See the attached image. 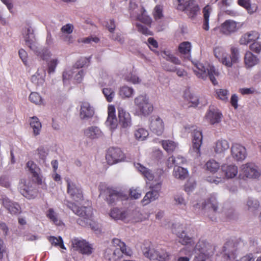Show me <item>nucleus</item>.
I'll list each match as a JSON object with an SVG mask.
<instances>
[{"mask_svg": "<svg viewBox=\"0 0 261 261\" xmlns=\"http://www.w3.org/2000/svg\"><path fill=\"white\" fill-rule=\"evenodd\" d=\"M112 244L111 247L107 248L105 251V256L108 260L117 261L122 257L123 254L127 256H130L132 254V250L120 239H113Z\"/></svg>", "mask_w": 261, "mask_h": 261, "instance_id": "obj_1", "label": "nucleus"}, {"mask_svg": "<svg viewBox=\"0 0 261 261\" xmlns=\"http://www.w3.org/2000/svg\"><path fill=\"white\" fill-rule=\"evenodd\" d=\"M215 56L219 61L227 67H231L233 64L237 63L239 59V51L237 47H230V55L228 57L223 48L216 47L214 49Z\"/></svg>", "mask_w": 261, "mask_h": 261, "instance_id": "obj_2", "label": "nucleus"}, {"mask_svg": "<svg viewBox=\"0 0 261 261\" xmlns=\"http://www.w3.org/2000/svg\"><path fill=\"white\" fill-rule=\"evenodd\" d=\"M67 206L74 213L80 217V218L77 220L79 225L84 227L90 226L92 229L96 230L95 227L92 226V210L91 207L86 206L79 207L71 202H68Z\"/></svg>", "mask_w": 261, "mask_h": 261, "instance_id": "obj_3", "label": "nucleus"}, {"mask_svg": "<svg viewBox=\"0 0 261 261\" xmlns=\"http://www.w3.org/2000/svg\"><path fill=\"white\" fill-rule=\"evenodd\" d=\"M176 9L184 12L191 19L196 18L200 12V8L195 0H173Z\"/></svg>", "mask_w": 261, "mask_h": 261, "instance_id": "obj_4", "label": "nucleus"}, {"mask_svg": "<svg viewBox=\"0 0 261 261\" xmlns=\"http://www.w3.org/2000/svg\"><path fill=\"white\" fill-rule=\"evenodd\" d=\"M244 243L241 239L229 240L223 247V258L225 261H233L237 257V250Z\"/></svg>", "mask_w": 261, "mask_h": 261, "instance_id": "obj_5", "label": "nucleus"}, {"mask_svg": "<svg viewBox=\"0 0 261 261\" xmlns=\"http://www.w3.org/2000/svg\"><path fill=\"white\" fill-rule=\"evenodd\" d=\"M134 104L136 113L138 116L146 117L153 111V106L146 95L141 94L137 96L134 99Z\"/></svg>", "mask_w": 261, "mask_h": 261, "instance_id": "obj_6", "label": "nucleus"}, {"mask_svg": "<svg viewBox=\"0 0 261 261\" xmlns=\"http://www.w3.org/2000/svg\"><path fill=\"white\" fill-rule=\"evenodd\" d=\"M193 71L198 78L205 80L208 76L214 85L218 84L215 76H218L219 72L215 69L214 66H209V68L206 69L202 64L197 63L195 66Z\"/></svg>", "mask_w": 261, "mask_h": 261, "instance_id": "obj_7", "label": "nucleus"}, {"mask_svg": "<svg viewBox=\"0 0 261 261\" xmlns=\"http://www.w3.org/2000/svg\"><path fill=\"white\" fill-rule=\"evenodd\" d=\"M241 27L239 22L231 19L225 20L220 26L212 30L213 35L220 36L221 35L229 36L236 32Z\"/></svg>", "mask_w": 261, "mask_h": 261, "instance_id": "obj_8", "label": "nucleus"}, {"mask_svg": "<svg viewBox=\"0 0 261 261\" xmlns=\"http://www.w3.org/2000/svg\"><path fill=\"white\" fill-rule=\"evenodd\" d=\"M213 246L206 240L200 239L195 245V251H199V254L195 256L193 261H205L208 257Z\"/></svg>", "mask_w": 261, "mask_h": 261, "instance_id": "obj_9", "label": "nucleus"}, {"mask_svg": "<svg viewBox=\"0 0 261 261\" xmlns=\"http://www.w3.org/2000/svg\"><path fill=\"white\" fill-rule=\"evenodd\" d=\"M71 246L73 250L78 251L83 254L90 255L93 251L91 245L82 239H72Z\"/></svg>", "mask_w": 261, "mask_h": 261, "instance_id": "obj_10", "label": "nucleus"}, {"mask_svg": "<svg viewBox=\"0 0 261 261\" xmlns=\"http://www.w3.org/2000/svg\"><path fill=\"white\" fill-rule=\"evenodd\" d=\"M260 175L256 166L252 163H247L241 167L239 176L240 178H256Z\"/></svg>", "mask_w": 261, "mask_h": 261, "instance_id": "obj_11", "label": "nucleus"}, {"mask_svg": "<svg viewBox=\"0 0 261 261\" xmlns=\"http://www.w3.org/2000/svg\"><path fill=\"white\" fill-rule=\"evenodd\" d=\"M124 158V154L119 148H110L106 156V160L110 165H113L121 161Z\"/></svg>", "mask_w": 261, "mask_h": 261, "instance_id": "obj_12", "label": "nucleus"}, {"mask_svg": "<svg viewBox=\"0 0 261 261\" xmlns=\"http://www.w3.org/2000/svg\"><path fill=\"white\" fill-rule=\"evenodd\" d=\"M67 193L70 197L75 201H79L83 199V196L81 187L71 180L67 179Z\"/></svg>", "mask_w": 261, "mask_h": 261, "instance_id": "obj_13", "label": "nucleus"}, {"mask_svg": "<svg viewBox=\"0 0 261 261\" xmlns=\"http://www.w3.org/2000/svg\"><path fill=\"white\" fill-rule=\"evenodd\" d=\"M95 113L94 107L89 102H83L80 106L79 117L82 120H88L91 119Z\"/></svg>", "mask_w": 261, "mask_h": 261, "instance_id": "obj_14", "label": "nucleus"}, {"mask_svg": "<svg viewBox=\"0 0 261 261\" xmlns=\"http://www.w3.org/2000/svg\"><path fill=\"white\" fill-rule=\"evenodd\" d=\"M88 59L86 58H81L75 64L71 67L65 70L63 73V81L64 83L70 79L74 72H76L75 70H80V68L83 67L88 62Z\"/></svg>", "mask_w": 261, "mask_h": 261, "instance_id": "obj_15", "label": "nucleus"}, {"mask_svg": "<svg viewBox=\"0 0 261 261\" xmlns=\"http://www.w3.org/2000/svg\"><path fill=\"white\" fill-rule=\"evenodd\" d=\"M203 208L209 209L210 211H212L214 214L212 217H210V219L213 221L216 220V217H215V215L218 210V203L214 194L211 195L210 197L207 198L203 203Z\"/></svg>", "mask_w": 261, "mask_h": 261, "instance_id": "obj_16", "label": "nucleus"}, {"mask_svg": "<svg viewBox=\"0 0 261 261\" xmlns=\"http://www.w3.org/2000/svg\"><path fill=\"white\" fill-rule=\"evenodd\" d=\"M26 45L33 51H37V45L35 41L34 29L30 26L26 28L24 34Z\"/></svg>", "mask_w": 261, "mask_h": 261, "instance_id": "obj_17", "label": "nucleus"}, {"mask_svg": "<svg viewBox=\"0 0 261 261\" xmlns=\"http://www.w3.org/2000/svg\"><path fill=\"white\" fill-rule=\"evenodd\" d=\"M4 206L12 215H17L21 212V208L19 205L11 200L8 197L4 196L2 199Z\"/></svg>", "mask_w": 261, "mask_h": 261, "instance_id": "obj_18", "label": "nucleus"}, {"mask_svg": "<svg viewBox=\"0 0 261 261\" xmlns=\"http://www.w3.org/2000/svg\"><path fill=\"white\" fill-rule=\"evenodd\" d=\"M150 127L153 133L161 136L163 132V122L158 116H152L151 118Z\"/></svg>", "mask_w": 261, "mask_h": 261, "instance_id": "obj_19", "label": "nucleus"}, {"mask_svg": "<svg viewBox=\"0 0 261 261\" xmlns=\"http://www.w3.org/2000/svg\"><path fill=\"white\" fill-rule=\"evenodd\" d=\"M203 136L201 130H194L192 133V147L193 150L200 155V147L202 143Z\"/></svg>", "mask_w": 261, "mask_h": 261, "instance_id": "obj_20", "label": "nucleus"}, {"mask_svg": "<svg viewBox=\"0 0 261 261\" xmlns=\"http://www.w3.org/2000/svg\"><path fill=\"white\" fill-rule=\"evenodd\" d=\"M27 167L30 172L32 174L34 180L38 184L41 185L43 182V178L41 175L40 168L32 161L28 162Z\"/></svg>", "mask_w": 261, "mask_h": 261, "instance_id": "obj_21", "label": "nucleus"}, {"mask_svg": "<svg viewBox=\"0 0 261 261\" xmlns=\"http://www.w3.org/2000/svg\"><path fill=\"white\" fill-rule=\"evenodd\" d=\"M115 112V109L114 106H109L108 112V116L106 122V124L111 130H115L118 125L117 119Z\"/></svg>", "mask_w": 261, "mask_h": 261, "instance_id": "obj_22", "label": "nucleus"}, {"mask_svg": "<svg viewBox=\"0 0 261 261\" xmlns=\"http://www.w3.org/2000/svg\"><path fill=\"white\" fill-rule=\"evenodd\" d=\"M232 156L237 161H241L246 157V149L244 147L239 144H234L231 148Z\"/></svg>", "mask_w": 261, "mask_h": 261, "instance_id": "obj_23", "label": "nucleus"}, {"mask_svg": "<svg viewBox=\"0 0 261 261\" xmlns=\"http://www.w3.org/2000/svg\"><path fill=\"white\" fill-rule=\"evenodd\" d=\"M119 123L123 128H127L131 125V118L129 114L122 108H118Z\"/></svg>", "mask_w": 261, "mask_h": 261, "instance_id": "obj_24", "label": "nucleus"}, {"mask_svg": "<svg viewBox=\"0 0 261 261\" xmlns=\"http://www.w3.org/2000/svg\"><path fill=\"white\" fill-rule=\"evenodd\" d=\"M175 225V227L172 229V232L175 233L179 239V242L183 245H194V242L193 238L190 237L186 234L184 230L181 232L176 230Z\"/></svg>", "mask_w": 261, "mask_h": 261, "instance_id": "obj_25", "label": "nucleus"}, {"mask_svg": "<svg viewBox=\"0 0 261 261\" xmlns=\"http://www.w3.org/2000/svg\"><path fill=\"white\" fill-rule=\"evenodd\" d=\"M143 253L145 257L150 259L163 261L162 253L160 252L157 249L144 248L143 249Z\"/></svg>", "mask_w": 261, "mask_h": 261, "instance_id": "obj_26", "label": "nucleus"}, {"mask_svg": "<svg viewBox=\"0 0 261 261\" xmlns=\"http://www.w3.org/2000/svg\"><path fill=\"white\" fill-rule=\"evenodd\" d=\"M85 135L90 139H96L102 137L103 135L100 129L96 126L88 127L84 130Z\"/></svg>", "mask_w": 261, "mask_h": 261, "instance_id": "obj_27", "label": "nucleus"}, {"mask_svg": "<svg viewBox=\"0 0 261 261\" xmlns=\"http://www.w3.org/2000/svg\"><path fill=\"white\" fill-rule=\"evenodd\" d=\"M222 115L218 110L210 109L207 113L206 118L211 124H214L220 122Z\"/></svg>", "mask_w": 261, "mask_h": 261, "instance_id": "obj_28", "label": "nucleus"}, {"mask_svg": "<svg viewBox=\"0 0 261 261\" xmlns=\"http://www.w3.org/2000/svg\"><path fill=\"white\" fill-rule=\"evenodd\" d=\"M222 171L226 178H232L238 173L237 166L233 165H224L222 166Z\"/></svg>", "mask_w": 261, "mask_h": 261, "instance_id": "obj_29", "label": "nucleus"}, {"mask_svg": "<svg viewBox=\"0 0 261 261\" xmlns=\"http://www.w3.org/2000/svg\"><path fill=\"white\" fill-rule=\"evenodd\" d=\"M259 38V34L255 31H251L244 34L239 40V43L242 45H247L252 41H255Z\"/></svg>", "mask_w": 261, "mask_h": 261, "instance_id": "obj_30", "label": "nucleus"}, {"mask_svg": "<svg viewBox=\"0 0 261 261\" xmlns=\"http://www.w3.org/2000/svg\"><path fill=\"white\" fill-rule=\"evenodd\" d=\"M46 71L44 67L38 68L36 74L31 77V81L37 85H42L45 81Z\"/></svg>", "mask_w": 261, "mask_h": 261, "instance_id": "obj_31", "label": "nucleus"}, {"mask_svg": "<svg viewBox=\"0 0 261 261\" xmlns=\"http://www.w3.org/2000/svg\"><path fill=\"white\" fill-rule=\"evenodd\" d=\"M212 11V8L210 5H206L202 9L203 13V24L202 28L205 31H208L209 27V18L210 14Z\"/></svg>", "mask_w": 261, "mask_h": 261, "instance_id": "obj_32", "label": "nucleus"}, {"mask_svg": "<svg viewBox=\"0 0 261 261\" xmlns=\"http://www.w3.org/2000/svg\"><path fill=\"white\" fill-rule=\"evenodd\" d=\"M136 19L147 25H149L152 22L151 18L147 15L146 11L142 7L139 9V12H137Z\"/></svg>", "mask_w": 261, "mask_h": 261, "instance_id": "obj_33", "label": "nucleus"}, {"mask_svg": "<svg viewBox=\"0 0 261 261\" xmlns=\"http://www.w3.org/2000/svg\"><path fill=\"white\" fill-rule=\"evenodd\" d=\"M106 200L109 204L113 203L120 196V193L111 188H108L105 191Z\"/></svg>", "mask_w": 261, "mask_h": 261, "instance_id": "obj_34", "label": "nucleus"}, {"mask_svg": "<svg viewBox=\"0 0 261 261\" xmlns=\"http://www.w3.org/2000/svg\"><path fill=\"white\" fill-rule=\"evenodd\" d=\"M134 166L143 176L149 181H151L154 178V175L151 170L141 165L139 163H135Z\"/></svg>", "mask_w": 261, "mask_h": 261, "instance_id": "obj_35", "label": "nucleus"}, {"mask_svg": "<svg viewBox=\"0 0 261 261\" xmlns=\"http://www.w3.org/2000/svg\"><path fill=\"white\" fill-rule=\"evenodd\" d=\"M186 162V159L182 156H177L175 158L172 156L168 159L166 165L168 168H170L173 165H175V167H177L184 164Z\"/></svg>", "mask_w": 261, "mask_h": 261, "instance_id": "obj_36", "label": "nucleus"}, {"mask_svg": "<svg viewBox=\"0 0 261 261\" xmlns=\"http://www.w3.org/2000/svg\"><path fill=\"white\" fill-rule=\"evenodd\" d=\"M173 175L177 179L184 180L188 177L189 173L187 169L177 166L174 167Z\"/></svg>", "mask_w": 261, "mask_h": 261, "instance_id": "obj_37", "label": "nucleus"}, {"mask_svg": "<svg viewBox=\"0 0 261 261\" xmlns=\"http://www.w3.org/2000/svg\"><path fill=\"white\" fill-rule=\"evenodd\" d=\"M258 59L251 52L247 51L244 57V62L246 66L249 67H252L258 62Z\"/></svg>", "mask_w": 261, "mask_h": 261, "instance_id": "obj_38", "label": "nucleus"}, {"mask_svg": "<svg viewBox=\"0 0 261 261\" xmlns=\"http://www.w3.org/2000/svg\"><path fill=\"white\" fill-rule=\"evenodd\" d=\"M229 148L228 142L225 140H220L217 141L215 147V151L217 153H223Z\"/></svg>", "mask_w": 261, "mask_h": 261, "instance_id": "obj_39", "label": "nucleus"}, {"mask_svg": "<svg viewBox=\"0 0 261 261\" xmlns=\"http://www.w3.org/2000/svg\"><path fill=\"white\" fill-rule=\"evenodd\" d=\"M30 126L33 130V134L35 136H37L40 134L42 125L37 117L34 116L31 118L30 122Z\"/></svg>", "mask_w": 261, "mask_h": 261, "instance_id": "obj_40", "label": "nucleus"}, {"mask_svg": "<svg viewBox=\"0 0 261 261\" xmlns=\"http://www.w3.org/2000/svg\"><path fill=\"white\" fill-rule=\"evenodd\" d=\"M19 189L20 192L23 196L29 199L32 198L30 188L26 185V182L24 180L21 179L20 180L19 184Z\"/></svg>", "mask_w": 261, "mask_h": 261, "instance_id": "obj_41", "label": "nucleus"}, {"mask_svg": "<svg viewBox=\"0 0 261 261\" xmlns=\"http://www.w3.org/2000/svg\"><path fill=\"white\" fill-rule=\"evenodd\" d=\"M110 216L116 220H124L126 217V213L125 211L118 208H113L110 212Z\"/></svg>", "mask_w": 261, "mask_h": 261, "instance_id": "obj_42", "label": "nucleus"}, {"mask_svg": "<svg viewBox=\"0 0 261 261\" xmlns=\"http://www.w3.org/2000/svg\"><path fill=\"white\" fill-rule=\"evenodd\" d=\"M159 193L156 191L152 190L149 191L146 194L142 200V202L143 203L144 205H146L150 202L156 199L159 197Z\"/></svg>", "mask_w": 261, "mask_h": 261, "instance_id": "obj_43", "label": "nucleus"}, {"mask_svg": "<svg viewBox=\"0 0 261 261\" xmlns=\"http://www.w3.org/2000/svg\"><path fill=\"white\" fill-rule=\"evenodd\" d=\"M191 49V43L185 41L179 44L178 46V51L181 55L186 56L188 57L190 55Z\"/></svg>", "mask_w": 261, "mask_h": 261, "instance_id": "obj_44", "label": "nucleus"}, {"mask_svg": "<svg viewBox=\"0 0 261 261\" xmlns=\"http://www.w3.org/2000/svg\"><path fill=\"white\" fill-rule=\"evenodd\" d=\"M148 131L143 128H139L134 132V136L138 141L145 140L148 136Z\"/></svg>", "mask_w": 261, "mask_h": 261, "instance_id": "obj_45", "label": "nucleus"}, {"mask_svg": "<svg viewBox=\"0 0 261 261\" xmlns=\"http://www.w3.org/2000/svg\"><path fill=\"white\" fill-rule=\"evenodd\" d=\"M184 97L188 101L191 102L192 105L191 106H196L198 104V99L196 96L192 93L189 89L185 90Z\"/></svg>", "mask_w": 261, "mask_h": 261, "instance_id": "obj_46", "label": "nucleus"}, {"mask_svg": "<svg viewBox=\"0 0 261 261\" xmlns=\"http://www.w3.org/2000/svg\"><path fill=\"white\" fill-rule=\"evenodd\" d=\"M134 93V89L127 86L120 87L119 91V94L122 98H129L133 95Z\"/></svg>", "mask_w": 261, "mask_h": 261, "instance_id": "obj_47", "label": "nucleus"}, {"mask_svg": "<svg viewBox=\"0 0 261 261\" xmlns=\"http://www.w3.org/2000/svg\"><path fill=\"white\" fill-rule=\"evenodd\" d=\"M206 170L210 172L216 173L220 168V164L214 160H210L205 164Z\"/></svg>", "mask_w": 261, "mask_h": 261, "instance_id": "obj_48", "label": "nucleus"}, {"mask_svg": "<svg viewBox=\"0 0 261 261\" xmlns=\"http://www.w3.org/2000/svg\"><path fill=\"white\" fill-rule=\"evenodd\" d=\"M37 51H34L37 56L40 57L43 60H47L52 56L51 51L46 48L40 49L37 46Z\"/></svg>", "mask_w": 261, "mask_h": 261, "instance_id": "obj_49", "label": "nucleus"}, {"mask_svg": "<svg viewBox=\"0 0 261 261\" xmlns=\"http://www.w3.org/2000/svg\"><path fill=\"white\" fill-rule=\"evenodd\" d=\"M59 63L58 58H53L47 62V72L49 74L54 73L55 72L56 68Z\"/></svg>", "mask_w": 261, "mask_h": 261, "instance_id": "obj_50", "label": "nucleus"}, {"mask_svg": "<svg viewBox=\"0 0 261 261\" xmlns=\"http://www.w3.org/2000/svg\"><path fill=\"white\" fill-rule=\"evenodd\" d=\"M102 93L108 102L113 101L115 95L114 89L111 88H105L102 89Z\"/></svg>", "mask_w": 261, "mask_h": 261, "instance_id": "obj_51", "label": "nucleus"}, {"mask_svg": "<svg viewBox=\"0 0 261 261\" xmlns=\"http://www.w3.org/2000/svg\"><path fill=\"white\" fill-rule=\"evenodd\" d=\"M177 147V144L172 140L164 141V150L168 153L173 152Z\"/></svg>", "mask_w": 261, "mask_h": 261, "instance_id": "obj_52", "label": "nucleus"}, {"mask_svg": "<svg viewBox=\"0 0 261 261\" xmlns=\"http://www.w3.org/2000/svg\"><path fill=\"white\" fill-rule=\"evenodd\" d=\"M216 97L223 101H227L228 100V96L229 92L226 89H219L216 90Z\"/></svg>", "mask_w": 261, "mask_h": 261, "instance_id": "obj_53", "label": "nucleus"}, {"mask_svg": "<svg viewBox=\"0 0 261 261\" xmlns=\"http://www.w3.org/2000/svg\"><path fill=\"white\" fill-rule=\"evenodd\" d=\"M47 216L56 225H60L61 221L58 219L57 214L54 212L53 209L49 208L47 213Z\"/></svg>", "mask_w": 261, "mask_h": 261, "instance_id": "obj_54", "label": "nucleus"}, {"mask_svg": "<svg viewBox=\"0 0 261 261\" xmlns=\"http://www.w3.org/2000/svg\"><path fill=\"white\" fill-rule=\"evenodd\" d=\"M48 240L51 245L56 246H59L62 249H66L63 244V241L61 237H59L58 238H56L55 237H49Z\"/></svg>", "mask_w": 261, "mask_h": 261, "instance_id": "obj_55", "label": "nucleus"}, {"mask_svg": "<svg viewBox=\"0 0 261 261\" xmlns=\"http://www.w3.org/2000/svg\"><path fill=\"white\" fill-rule=\"evenodd\" d=\"M164 59L175 65H180L181 62L179 59L168 51L164 50Z\"/></svg>", "mask_w": 261, "mask_h": 261, "instance_id": "obj_56", "label": "nucleus"}, {"mask_svg": "<svg viewBox=\"0 0 261 261\" xmlns=\"http://www.w3.org/2000/svg\"><path fill=\"white\" fill-rule=\"evenodd\" d=\"M76 72H74L71 74V76L70 77H73L74 81L77 83H80L82 82L83 77L85 75V72L83 69L75 70Z\"/></svg>", "mask_w": 261, "mask_h": 261, "instance_id": "obj_57", "label": "nucleus"}, {"mask_svg": "<svg viewBox=\"0 0 261 261\" xmlns=\"http://www.w3.org/2000/svg\"><path fill=\"white\" fill-rule=\"evenodd\" d=\"M247 205L248 207V210L252 212L257 210L259 206V202L257 200H253L251 198L248 199Z\"/></svg>", "mask_w": 261, "mask_h": 261, "instance_id": "obj_58", "label": "nucleus"}, {"mask_svg": "<svg viewBox=\"0 0 261 261\" xmlns=\"http://www.w3.org/2000/svg\"><path fill=\"white\" fill-rule=\"evenodd\" d=\"M125 80L129 82L132 83L134 84H139L141 82V80L135 74L130 73L125 76Z\"/></svg>", "mask_w": 261, "mask_h": 261, "instance_id": "obj_59", "label": "nucleus"}, {"mask_svg": "<svg viewBox=\"0 0 261 261\" xmlns=\"http://www.w3.org/2000/svg\"><path fill=\"white\" fill-rule=\"evenodd\" d=\"M30 101L36 105L41 104L42 98L39 94L36 92H32L29 96Z\"/></svg>", "mask_w": 261, "mask_h": 261, "instance_id": "obj_60", "label": "nucleus"}, {"mask_svg": "<svg viewBox=\"0 0 261 261\" xmlns=\"http://www.w3.org/2000/svg\"><path fill=\"white\" fill-rule=\"evenodd\" d=\"M166 70L169 71H176L177 75L179 77H184L187 75V72L181 69H177L175 67H169L167 66L165 67Z\"/></svg>", "mask_w": 261, "mask_h": 261, "instance_id": "obj_61", "label": "nucleus"}, {"mask_svg": "<svg viewBox=\"0 0 261 261\" xmlns=\"http://www.w3.org/2000/svg\"><path fill=\"white\" fill-rule=\"evenodd\" d=\"M195 185L196 183L195 181L189 179L185 185L184 190L187 193L190 192L194 190Z\"/></svg>", "mask_w": 261, "mask_h": 261, "instance_id": "obj_62", "label": "nucleus"}, {"mask_svg": "<svg viewBox=\"0 0 261 261\" xmlns=\"http://www.w3.org/2000/svg\"><path fill=\"white\" fill-rule=\"evenodd\" d=\"M111 38L114 40L117 41L120 44H122L124 42V37L123 36L121 33H116V34H113L111 36Z\"/></svg>", "mask_w": 261, "mask_h": 261, "instance_id": "obj_63", "label": "nucleus"}, {"mask_svg": "<svg viewBox=\"0 0 261 261\" xmlns=\"http://www.w3.org/2000/svg\"><path fill=\"white\" fill-rule=\"evenodd\" d=\"M73 29V25L72 24L68 23L61 28V31L64 34H70L72 33Z\"/></svg>", "mask_w": 261, "mask_h": 261, "instance_id": "obj_64", "label": "nucleus"}]
</instances>
